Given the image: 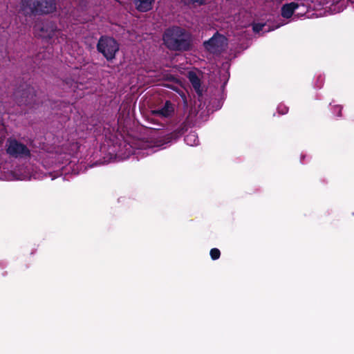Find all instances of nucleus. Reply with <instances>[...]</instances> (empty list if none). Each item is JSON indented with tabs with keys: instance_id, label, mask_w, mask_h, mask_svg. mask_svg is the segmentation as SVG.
Segmentation results:
<instances>
[{
	"instance_id": "nucleus-12",
	"label": "nucleus",
	"mask_w": 354,
	"mask_h": 354,
	"mask_svg": "<svg viewBox=\"0 0 354 354\" xmlns=\"http://www.w3.org/2000/svg\"><path fill=\"white\" fill-rule=\"evenodd\" d=\"M189 127V126L188 124V118H187V120L184 122H183L177 129L171 133V134L169 135L170 138H178V136H181L182 134L187 131Z\"/></svg>"
},
{
	"instance_id": "nucleus-16",
	"label": "nucleus",
	"mask_w": 354,
	"mask_h": 354,
	"mask_svg": "<svg viewBox=\"0 0 354 354\" xmlns=\"http://www.w3.org/2000/svg\"><path fill=\"white\" fill-rule=\"evenodd\" d=\"M264 25L261 24H257L253 26V31L254 32H259L263 30Z\"/></svg>"
},
{
	"instance_id": "nucleus-9",
	"label": "nucleus",
	"mask_w": 354,
	"mask_h": 354,
	"mask_svg": "<svg viewBox=\"0 0 354 354\" xmlns=\"http://www.w3.org/2000/svg\"><path fill=\"white\" fill-rule=\"evenodd\" d=\"M298 8L299 4L295 2L283 4L281 8V15L283 18L289 19L292 16L295 9Z\"/></svg>"
},
{
	"instance_id": "nucleus-20",
	"label": "nucleus",
	"mask_w": 354,
	"mask_h": 354,
	"mask_svg": "<svg viewBox=\"0 0 354 354\" xmlns=\"http://www.w3.org/2000/svg\"><path fill=\"white\" fill-rule=\"evenodd\" d=\"M2 143V139L0 138V145Z\"/></svg>"
},
{
	"instance_id": "nucleus-6",
	"label": "nucleus",
	"mask_w": 354,
	"mask_h": 354,
	"mask_svg": "<svg viewBox=\"0 0 354 354\" xmlns=\"http://www.w3.org/2000/svg\"><path fill=\"white\" fill-rule=\"evenodd\" d=\"M227 37L216 32L209 39L203 42L204 48L211 53H221L227 44Z\"/></svg>"
},
{
	"instance_id": "nucleus-14",
	"label": "nucleus",
	"mask_w": 354,
	"mask_h": 354,
	"mask_svg": "<svg viewBox=\"0 0 354 354\" xmlns=\"http://www.w3.org/2000/svg\"><path fill=\"white\" fill-rule=\"evenodd\" d=\"M181 2L185 6L197 3L198 6H203L206 3V0H181Z\"/></svg>"
},
{
	"instance_id": "nucleus-4",
	"label": "nucleus",
	"mask_w": 354,
	"mask_h": 354,
	"mask_svg": "<svg viewBox=\"0 0 354 354\" xmlns=\"http://www.w3.org/2000/svg\"><path fill=\"white\" fill-rule=\"evenodd\" d=\"M96 48L106 60L111 62L115 59L120 50V44L113 37L104 35L100 37Z\"/></svg>"
},
{
	"instance_id": "nucleus-1",
	"label": "nucleus",
	"mask_w": 354,
	"mask_h": 354,
	"mask_svg": "<svg viewBox=\"0 0 354 354\" xmlns=\"http://www.w3.org/2000/svg\"><path fill=\"white\" fill-rule=\"evenodd\" d=\"M162 39L167 48L171 51L187 52L193 48L192 33L178 26L167 28L162 35Z\"/></svg>"
},
{
	"instance_id": "nucleus-2",
	"label": "nucleus",
	"mask_w": 354,
	"mask_h": 354,
	"mask_svg": "<svg viewBox=\"0 0 354 354\" xmlns=\"http://www.w3.org/2000/svg\"><path fill=\"white\" fill-rule=\"evenodd\" d=\"M56 10L55 0H21V11L26 17L39 16Z\"/></svg>"
},
{
	"instance_id": "nucleus-7",
	"label": "nucleus",
	"mask_w": 354,
	"mask_h": 354,
	"mask_svg": "<svg viewBox=\"0 0 354 354\" xmlns=\"http://www.w3.org/2000/svg\"><path fill=\"white\" fill-rule=\"evenodd\" d=\"M40 31L42 33V37L48 39H52L55 36H59L62 40L66 39V35L60 32L55 22L53 21L44 22Z\"/></svg>"
},
{
	"instance_id": "nucleus-19",
	"label": "nucleus",
	"mask_w": 354,
	"mask_h": 354,
	"mask_svg": "<svg viewBox=\"0 0 354 354\" xmlns=\"http://www.w3.org/2000/svg\"><path fill=\"white\" fill-rule=\"evenodd\" d=\"M341 114H342V110L341 109H339V115L341 116Z\"/></svg>"
},
{
	"instance_id": "nucleus-5",
	"label": "nucleus",
	"mask_w": 354,
	"mask_h": 354,
	"mask_svg": "<svg viewBox=\"0 0 354 354\" xmlns=\"http://www.w3.org/2000/svg\"><path fill=\"white\" fill-rule=\"evenodd\" d=\"M6 152L10 156L15 158H28L31 156L27 146L16 138H8L6 142Z\"/></svg>"
},
{
	"instance_id": "nucleus-17",
	"label": "nucleus",
	"mask_w": 354,
	"mask_h": 354,
	"mask_svg": "<svg viewBox=\"0 0 354 354\" xmlns=\"http://www.w3.org/2000/svg\"><path fill=\"white\" fill-rule=\"evenodd\" d=\"M288 108H286V106H283V108H278V111L280 114H286L288 113Z\"/></svg>"
},
{
	"instance_id": "nucleus-10",
	"label": "nucleus",
	"mask_w": 354,
	"mask_h": 354,
	"mask_svg": "<svg viewBox=\"0 0 354 354\" xmlns=\"http://www.w3.org/2000/svg\"><path fill=\"white\" fill-rule=\"evenodd\" d=\"M188 78L198 96L201 97L203 95V89L201 88V80L198 75L194 72H189Z\"/></svg>"
},
{
	"instance_id": "nucleus-15",
	"label": "nucleus",
	"mask_w": 354,
	"mask_h": 354,
	"mask_svg": "<svg viewBox=\"0 0 354 354\" xmlns=\"http://www.w3.org/2000/svg\"><path fill=\"white\" fill-rule=\"evenodd\" d=\"M210 255L213 260H217L220 258L221 252L217 248H213L210 250Z\"/></svg>"
},
{
	"instance_id": "nucleus-11",
	"label": "nucleus",
	"mask_w": 354,
	"mask_h": 354,
	"mask_svg": "<svg viewBox=\"0 0 354 354\" xmlns=\"http://www.w3.org/2000/svg\"><path fill=\"white\" fill-rule=\"evenodd\" d=\"M155 0H133L138 12H149L153 8Z\"/></svg>"
},
{
	"instance_id": "nucleus-3",
	"label": "nucleus",
	"mask_w": 354,
	"mask_h": 354,
	"mask_svg": "<svg viewBox=\"0 0 354 354\" xmlns=\"http://www.w3.org/2000/svg\"><path fill=\"white\" fill-rule=\"evenodd\" d=\"M14 98L19 106H29L31 109H35L43 103L35 93V89L27 84L21 85L15 90Z\"/></svg>"
},
{
	"instance_id": "nucleus-18",
	"label": "nucleus",
	"mask_w": 354,
	"mask_h": 354,
	"mask_svg": "<svg viewBox=\"0 0 354 354\" xmlns=\"http://www.w3.org/2000/svg\"><path fill=\"white\" fill-rule=\"evenodd\" d=\"M66 84H68L70 87H75V82L71 80H66Z\"/></svg>"
},
{
	"instance_id": "nucleus-8",
	"label": "nucleus",
	"mask_w": 354,
	"mask_h": 354,
	"mask_svg": "<svg viewBox=\"0 0 354 354\" xmlns=\"http://www.w3.org/2000/svg\"><path fill=\"white\" fill-rule=\"evenodd\" d=\"M174 111V108L173 104L170 101H167L162 108L154 110L153 112L155 115L168 118L172 115Z\"/></svg>"
},
{
	"instance_id": "nucleus-13",
	"label": "nucleus",
	"mask_w": 354,
	"mask_h": 354,
	"mask_svg": "<svg viewBox=\"0 0 354 354\" xmlns=\"http://www.w3.org/2000/svg\"><path fill=\"white\" fill-rule=\"evenodd\" d=\"M184 140L190 146L196 145L198 142V137L195 132H191L187 134L185 138H184Z\"/></svg>"
}]
</instances>
